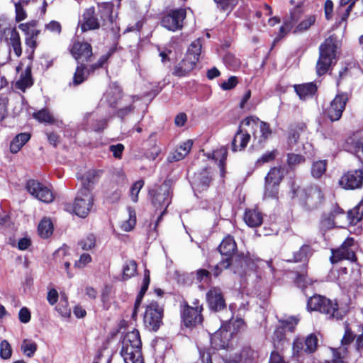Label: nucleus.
<instances>
[{"label":"nucleus","mask_w":363,"mask_h":363,"mask_svg":"<svg viewBox=\"0 0 363 363\" xmlns=\"http://www.w3.org/2000/svg\"><path fill=\"white\" fill-rule=\"evenodd\" d=\"M236 250L237 245L233 238L230 235L226 236L218 247L220 253L226 256V258L219 262L216 269H227L230 266H233L235 269V273L241 274L242 271L241 272L237 268L240 267L244 271L247 264L248 258L242 255L232 256Z\"/></svg>","instance_id":"obj_1"},{"label":"nucleus","mask_w":363,"mask_h":363,"mask_svg":"<svg viewBox=\"0 0 363 363\" xmlns=\"http://www.w3.org/2000/svg\"><path fill=\"white\" fill-rule=\"evenodd\" d=\"M142 342L139 331L127 333L122 340L121 354L125 363H144L141 352Z\"/></svg>","instance_id":"obj_2"},{"label":"nucleus","mask_w":363,"mask_h":363,"mask_svg":"<svg viewBox=\"0 0 363 363\" xmlns=\"http://www.w3.org/2000/svg\"><path fill=\"white\" fill-rule=\"evenodd\" d=\"M337 45V38L334 35L328 37L320 45L319 58L316 64V72L318 76L325 74L335 60Z\"/></svg>","instance_id":"obj_3"},{"label":"nucleus","mask_w":363,"mask_h":363,"mask_svg":"<svg viewBox=\"0 0 363 363\" xmlns=\"http://www.w3.org/2000/svg\"><path fill=\"white\" fill-rule=\"evenodd\" d=\"M307 307L311 311H315L325 314L329 319L338 320L344 316V313L339 309L336 301H332L320 295L311 296L308 300Z\"/></svg>","instance_id":"obj_4"},{"label":"nucleus","mask_w":363,"mask_h":363,"mask_svg":"<svg viewBox=\"0 0 363 363\" xmlns=\"http://www.w3.org/2000/svg\"><path fill=\"white\" fill-rule=\"evenodd\" d=\"M94 196L91 191L79 189L73 203H66L65 210L73 212L80 218H86L94 205Z\"/></svg>","instance_id":"obj_5"},{"label":"nucleus","mask_w":363,"mask_h":363,"mask_svg":"<svg viewBox=\"0 0 363 363\" xmlns=\"http://www.w3.org/2000/svg\"><path fill=\"white\" fill-rule=\"evenodd\" d=\"M242 125L250 128L252 132L253 141L262 146L272 133V129L269 123L261 121L256 116H248L241 121Z\"/></svg>","instance_id":"obj_6"},{"label":"nucleus","mask_w":363,"mask_h":363,"mask_svg":"<svg viewBox=\"0 0 363 363\" xmlns=\"http://www.w3.org/2000/svg\"><path fill=\"white\" fill-rule=\"evenodd\" d=\"M152 203L157 210H162L157 222L166 212V210L171 203V188L169 184L164 182L160 186L155 187L150 191Z\"/></svg>","instance_id":"obj_7"},{"label":"nucleus","mask_w":363,"mask_h":363,"mask_svg":"<svg viewBox=\"0 0 363 363\" xmlns=\"http://www.w3.org/2000/svg\"><path fill=\"white\" fill-rule=\"evenodd\" d=\"M164 308L156 301L150 302L145 307L143 322L149 330L157 331L162 325Z\"/></svg>","instance_id":"obj_8"},{"label":"nucleus","mask_w":363,"mask_h":363,"mask_svg":"<svg viewBox=\"0 0 363 363\" xmlns=\"http://www.w3.org/2000/svg\"><path fill=\"white\" fill-rule=\"evenodd\" d=\"M299 199L301 204L306 210L313 211L320 206L324 196L320 187L311 186L301 191Z\"/></svg>","instance_id":"obj_9"},{"label":"nucleus","mask_w":363,"mask_h":363,"mask_svg":"<svg viewBox=\"0 0 363 363\" xmlns=\"http://www.w3.org/2000/svg\"><path fill=\"white\" fill-rule=\"evenodd\" d=\"M349 97L347 93L337 94L330 104L324 108L325 116L332 122L339 121L345 109Z\"/></svg>","instance_id":"obj_10"},{"label":"nucleus","mask_w":363,"mask_h":363,"mask_svg":"<svg viewBox=\"0 0 363 363\" xmlns=\"http://www.w3.org/2000/svg\"><path fill=\"white\" fill-rule=\"evenodd\" d=\"M0 38L1 40L4 39L6 41L9 40L10 45L17 57L22 55L20 35L16 28L11 27L6 21L0 20Z\"/></svg>","instance_id":"obj_11"},{"label":"nucleus","mask_w":363,"mask_h":363,"mask_svg":"<svg viewBox=\"0 0 363 363\" xmlns=\"http://www.w3.org/2000/svg\"><path fill=\"white\" fill-rule=\"evenodd\" d=\"M186 16L185 9H172L163 16L161 20V25L170 31L174 32L181 30Z\"/></svg>","instance_id":"obj_12"},{"label":"nucleus","mask_w":363,"mask_h":363,"mask_svg":"<svg viewBox=\"0 0 363 363\" xmlns=\"http://www.w3.org/2000/svg\"><path fill=\"white\" fill-rule=\"evenodd\" d=\"M354 249V239L352 238H347L340 247L332 251V256L330 257L331 262L336 263L343 259L355 262L356 255Z\"/></svg>","instance_id":"obj_13"},{"label":"nucleus","mask_w":363,"mask_h":363,"mask_svg":"<svg viewBox=\"0 0 363 363\" xmlns=\"http://www.w3.org/2000/svg\"><path fill=\"white\" fill-rule=\"evenodd\" d=\"M26 188L33 197L42 202L50 203L54 200L52 191L37 180H28Z\"/></svg>","instance_id":"obj_14"},{"label":"nucleus","mask_w":363,"mask_h":363,"mask_svg":"<svg viewBox=\"0 0 363 363\" xmlns=\"http://www.w3.org/2000/svg\"><path fill=\"white\" fill-rule=\"evenodd\" d=\"M363 170L352 169L344 173L339 180V185L345 189L354 190L362 187Z\"/></svg>","instance_id":"obj_15"},{"label":"nucleus","mask_w":363,"mask_h":363,"mask_svg":"<svg viewBox=\"0 0 363 363\" xmlns=\"http://www.w3.org/2000/svg\"><path fill=\"white\" fill-rule=\"evenodd\" d=\"M233 332L229 330L227 325L223 324L220 328L211 335V343L216 349H226L231 345Z\"/></svg>","instance_id":"obj_16"},{"label":"nucleus","mask_w":363,"mask_h":363,"mask_svg":"<svg viewBox=\"0 0 363 363\" xmlns=\"http://www.w3.org/2000/svg\"><path fill=\"white\" fill-rule=\"evenodd\" d=\"M355 335L349 328H346L345 333L341 340V346L338 348H331L333 353V363H347L345 360L347 354V346L354 340Z\"/></svg>","instance_id":"obj_17"},{"label":"nucleus","mask_w":363,"mask_h":363,"mask_svg":"<svg viewBox=\"0 0 363 363\" xmlns=\"http://www.w3.org/2000/svg\"><path fill=\"white\" fill-rule=\"evenodd\" d=\"M101 26V23L95 14L94 7L86 9L82 14V18L80 21V28L82 32L91 30L98 29Z\"/></svg>","instance_id":"obj_18"},{"label":"nucleus","mask_w":363,"mask_h":363,"mask_svg":"<svg viewBox=\"0 0 363 363\" xmlns=\"http://www.w3.org/2000/svg\"><path fill=\"white\" fill-rule=\"evenodd\" d=\"M72 56L78 63L91 61L92 48L88 43L76 42L71 49Z\"/></svg>","instance_id":"obj_19"},{"label":"nucleus","mask_w":363,"mask_h":363,"mask_svg":"<svg viewBox=\"0 0 363 363\" xmlns=\"http://www.w3.org/2000/svg\"><path fill=\"white\" fill-rule=\"evenodd\" d=\"M201 307L186 306L182 313V320L184 325L187 328H192L202 322V315L201 314Z\"/></svg>","instance_id":"obj_20"},{"label":"nucleus","mask_w":363,"mask_h":363,"mask_svg":"<svg viewBox=\"0 0 363 363\" xmlns=\"http://www.w3.org/2000/svg\"><path fill=\"white\" fill-rule=\"evenodd\" d=\"M206 300L209 308L214 311L222 310L226 306L223 293L218 287H213L207 292Z\"/></svg>","instance_id":"obj_21"},{"label":"nucleus","mask_w":363,"mask_h":363,"mask_svg":"<svg viewBox=\"0 0 363 363\" xmlns=\"http://www.w3.org/2000/svg\"><path fill=\"white\" fill-rule=\"evenodd\" d=\"M211 181V175L207 169L195 173L192 180L191 186L194 191L202 192L208 189Z\"/></svg>","instance_id":"obj_22"},{"label":"nucleus","mask_w":363,"mask_h":363,"mask_svg":"<svg viewBox=\"0 0 363 363\" xmlns=\"http://www.w3.org/2000/svg\"><path fill=\"white\" fill-rule=\"evenodd\" d=\"M113 4L110 2H104L98 5L97 16H99L101 26L109 28L114 20L113 15Z\"/></svg>","instance_id":"obj_23"},{"label":"nucleus","mask_w":363,"mask_h":363,"mask_svg":"<svg viewBox=\"0 0 363 363\" xmlns=\"http://www.w3.org/2000/svg\"><path fill=\"white\" fill-rule=\"evenodd\" d=\"M244 125H240L239 130L235 135V137L232 141V150L234 152L242 150L247 145L250 139V135L249 133V130L244 131L242 129V127Z\"/></svg>","instance_id":"obj_24"},{"label":"nucleus","mask_w":363,"mask_h":363,"mask_svg":"<svg viewBox=\"0 0 363 363\" xmlns=\"http://www.w3.org/2000/svg\"><path fill=\"white\" fill-rule=\"evenodd\" d=\"M121 89L113 83L108 87L106 93L104 94L102 101L107 103L110 106H115L121 99Z\"/></svg>","instance_id":"obj_25"},{"label":"nucleus","mask_w":363,"mask_h":363,"mask_svg":"<svg viewBox=\"0 0 363 363\" xmlns=\"http://www.w3.org/2000/svg\"><path fill=\"white\" fill-rule=\"evenodd\" d=\"M102 173L101 170L91 169L85 173L81 178L82 187L92 192L94 185L96 183Z\"/></svg>","instance_id":"obj_26"},{"label":"nucleus","mask_w":363,"mask_h":363,"mask_svg":"<svg viewBox=\"0 0 363 363\" xmlns=\"http://www.w3.org/2000/svg\"><path fill=\"white\" fill-rule=\"evenodd\" d=\"M196 58H190L186 56L174 69V74L182 77L191 72L196 64Z\"/></svg>","instance_id":"obj_27"},{"label":"nucleus","mask_w":363,"mask_h":363,"mask_svg":"<svg viewBox=\"0 0 363 363\" xmlns=\"http://www.w3.org/2000/svg\"><path fill=\"white\" fill-rule=\"evenodd\" d=\"M193 145V141L188 140L179 145V147L168 157L169 162L179 161L184 159L190 152Z\"/></svg>","instance_id":"obj_28"},{"label":"nucleus","mask_w":363,"mask_h":363,"mask_svg":"<svg viewBox=\"0 0 363 363\" xmlns=\"http://www.w3.org/2000/svg\"><path fill=\"white\" fill-rule=\"evenodd\" d=\"M294 90L301 99L305 100L308 97H312L315 94L317 86L315 83L310 82L294 85Z\"/></svg>","instance_id":"obj_29"},{"label":"nucleus","mask_w":363,"mask_h":363,"mask_svg":"<svg viewBox=\"0 0 363 363\" xmlns=\"http://www.w3.org/2000/svg\"><path fill=\"white\" fill-rule=\"evenodd\" d=\"M33 79L31 76V67H27L23 72L21 73L20 79L16 82V88L25 91L28 87L33 85Z\"/></svg>","instance_id":"obj_30"},{"label":"nucleus","mask_w":363,"mask_h":363,"mask_svg":"<svg viewBox=\"0 0 363 363\" xmlns=\"http://www.w3.org/2000/svg\"><path fill=\"white\" fill-rule=\"evenodd\" d=\"M244 220L247 225L254 228L262 224V216L257 210L249 209L245 211Z\"/></svg>","instance_id":"obj_31"},{"label":"nucleus","mask_w":363,"mask_h":363,"mask_svg":"<svg viewBox=\"0 0 363 363\" xmlns=\"http://www.w3.org/2000/svg\"><path fill=\"white\" fill-rule=\"evenodd\" d=\"M306 128L303 123L292 125L290 128L289 135L287 138V145L289 149L293 150L294 145L297 143L300 137V132Z\"/></svg>","instance_id":"obj_32"},{"label":"nucleus","mask_w":363,"mask_h":363,"mask_svg":"<svg viewBox=\"0 0 363 363\" xmlns=\"http://www.w3.org/2000/svg\"><path fill=\"white\" fill-rule=\"evenodd\" d=\"M301 16V12L298 9H294L291 12L290 18L284 21V25L280 28L279 35L284 37L287 32H289L298 21Z\"/></svg>","instance_id":"obj_33"},{"label":"nucleus","mask_w":363,"mask_h":363,"mask_svg":"<svg viewBox=\"0 0 363 363\" xmlns=\"http://www.w3.org/2000/svg\"><path fill=\"white\" fill-rule=\"evenodd\" d=\"M312 255V250L308 245H303L300 249L294 253V262H303L302 268L306 269V262L308 258Z\"/></svg>","instance_id":"obj_34"},{"label":"nucleus","mask_w":363,"mask_h":363,"mask_svg":"<svg viewBox=\"0 0 363 363\" xmlns=\"http://www.w3.org/2000/svg\"><path fill=\"white\" fill-rule=\"evenodd\" d=\"M30 135L22 133L17 135L11 141L10 150L12 153H17L21 147L30 140Z\"/></svg>","instance_id":"obj_35"},{"label":"nucleus","mask_w":363,"mask_h":363,"mask_svg":"<svg viewBox=\"0 0 363 363\" xmlns=\"http://www.w3.org/2000/svg\"><path fill=\"white\" fill-rule=\"evenodd\" d=\"M38 231L41 238H49L53 232V225L51 220L47 218L42 219L38 225Z\"/></svg>","instance_id":"obj_36"},{"label":"nucleus","mask_w":363,"mask_h":363,"mask_svg":"<svg viewBox=\"0 0 363 363\" xmlns=\"http://www.w3.org/2000/svg\"><path fill=\"white\" fill-rule=\"evenodd\" d=\"M228 155V150L225 147H220L213 152V159L218 160L219 167L221 176L223 177L225 173V162Z\"/></svg>","instance_id":"obj_37"},{"label":"nucleus","mask_w":363,"mask_h":363,"mask_svg":"<svg viewBox=\"0 0 363 363\" xmlns=\"http://www.w3.org/2000/svg\"><path fill=\"white\" fill-rule=\"evenodd\" d=\"M201 41L199 38L193 41L187 50L186 56L190 58L195 57L196 61L198 62L201 52Z\"/></svg>","instance_id":"obj_38"},{"label":"nucleus","mask_w":363,"mask_h":363,"mask_svg":"<svg viewBox=\"0 0 363 363\" xmlns=\"http://www.w3.org/2000/svg\"><path fill=\"white\" fill-rule=\"evenodd\" d=\"M137 267L135 261H127L123 268V280H127L134 277L137 272Z\"/></svg>","instance_id":"obj_39"},{"label":"nucleus","mask_w":363,"mask_h":363,"mask_svg":"<svg viewBox=\"0 0 363 363\" xmlns=\"http://www.w3.org/2000/svg\"><path fill=\"white\" fill-rule=\"evenodd\" d=\"M326 160H318L314 162L311 167V175L315 179L320 178L326 171Z\"/></svg>","instance_id":"obj_40"},{"label":"nucleus","mask_w":363,"mask_h":363,"mask_svg":"<svg viewBox=\"0 0 363 363\" xmlns=\"http://www.w3.org/2000/svg\"><path fill=\"white\" fill-rule=\"evenodd\" d=\"M304 340V352L307 354L313 353L318 347V337L317 335L311 333L308 335Z\"/></svg>","instance_id":"obj_41"},{"label":"nucleus","mask_w":363,"mask_h":363,"mask_svg":"<svg viewBox=\"0 0 363 363\" xmlns=\"http://www.w3.org/2000/svg\"><path fill=\"white\" fill-rule=\"evenodd\" d=\"M87 74L88 71L86 66L81 63L80 65L77 67L73 77V84L76 86L82 84L86 79Z\"/></svg>","instance_id":"obj_42"},{"label":"nucleus","mask_w":363,"mask_h":363,"mask_svg":"<svg viewBox=\"0 0 363 363\" xmlns=\"http://www.w3.org/2000/svg\"><path fill=\"white\" fill-rule=\"evenodd\" d=\"M37 22L33 21L26 23H21L18 28L21 29L26 36H34L40 34V30L36 29Z\"/></svg>","instance_id":"obj_43"},{"label":"nucleus","mask_w":363,"mask_h":363,"mask_svg":"<svg viewBox=\"0 0 363 363\" xmlns=\"http://www.w3.org/2000/svg\"><path fill=\"white\" fill-rule=\"evenodd\" d=\"M283 177V173L280 168L273 167L265 177V182L279 184Z\"/></svg>","instance_id":"obj_44"},{"label":"nucleus","mask_w":363,"mask_h":363,"mask_svg":"<svg viewBox=\"0 0 363 363\" xmlns=\"http://www.w3.org/2000/svg\"><path fill=\"white\" fill-rule=\"evenodd\" d=\"M33 118L40 123H53L55 118L48 109H42L33 113Z\"/></svg>","instance_id":"obj_45"},{"label":"nucleus","mask_w":363,"mask_h":363,"mask_svg":"<svg viewBox=\"0 0 363 363\" xmlns=\"http://www.w3.org/2000/svg\"><path fill=\"white\" fill-rule=\"evenodd\" d=\"M351 223H356L363 218V199L352 210L348 212Z\"/></svg>","instance_id":"obj_46"},{"label":"nucleus","mask_w":363,"mask_h":363,"mask_svg":"<svg viewBox=\"0 0 363 363\" xmlns=\"http://www.w3.org/2000/svg\"><path fill=\"white\" fill-rule=\"evenodd\" d=\"M129 218L121 224V228L125 231L131 230L136 224V213L134 209L128 208Z\"/></svg>","instance_id":"obj_47"},{"label":"nucleus","mask_w":363,"mask_h":363,"mask_svg":"<svg viewBox=\"0 0 363 363\" xmlns=\"http://www.w3.org/2000/svg\"><path fill=\"white\" fill-rule=\"evenodd\" d=\"M315 16L310 15L306 18L296 27L294 33H301L307 30L315 22Z\"/></svg>","instance_id":"obj_48"},{"label":"nucleus","mask_w":363,"mask_h":363,"mask_svg":"<svg viewBox=\"0 0 363 363\" xmlns=\"http://www.w3.org/2000/svg\"><path fill=\"white\" fill-rule=\"evenodd\" d=\"M21 350L26 356L31 357L37 350V345L32 340H24L21 344Z\"/></svg>","instance_id":"obj_49"},{"label":"nucleus","mask_w":363,"mask_h":363,"mask_svg":"<svg viewBox=\"0 0 363 363\" xmlns=\"http://www.w3.org/2000/svg\"><path fill=\"white\" fill-rule=\"evenodd\" d=\"M336 225L335 221L331 216L328 214L323 215L320 221V230L323 232H325L328 230L332 229Z\"/></svg>","instance_id":"obj_50"},{"label":"nucleus","mask_w":363,"mask_h":363,"mask_svg":"<svg viewBox=\"0 0 363 363\" xmlns=\"http://www.w3.org/2000/svg\"><path fill=\"white\" fill-rule=\"evenodd\" d=\"M229 330L233 332V335L237 334L241 330H243L245 327L244 320L242 318H238L235 320H230L228 323H225Z\"/></svg>","instance_id":"obj_51"},{"label":"nucleus","mask_w":363,"mask_h":363,"mask_svg":"<svg viewBox=\"0 0 363 363\" xmlns=\"http://www.w3.org/2000/svg\"><path fill=\"white\" fill-rule=\"evenodd\" d=\"M278 186L279 184L265 182V189L264 197L265 199H277L278 198Z\"/></svg>","instance_id":"obj_52"},{"label":"nucleus","mask_w":363,"mask_h":363,"mask_svg":"<svg viewBox=\"0 0 363 363\" xmlns=\"http://www.w3.org/2000/svg\"><path fill=\"white\" fill-rule=\"evenodd\" d=\"M287 164L290 168H294L297 165L305 162V157L299 154L289 153L287 155Z\"/></svg>","instance_id":"obj_53"},{"label":"nucleus","mask_w":363,"mask_h":363,"mask_svg":"<svg viewBox=\"0 0 363 363\" xmlns=\"http://www.w3.org/2000/svg\"><path fill=\"white\" fill-rule=\"evenodd\" d=\"M305 269H303L300 272H297V275L296 278V283L298 286L303 289L306 287L308 284H311V281L308 278L306 274L304 271Z\"/></svg>","instance_id":"obj_54"},{"label":"nucleus","mask_w":363,"mask_h":363,"mask_svg":"<svg viewBox=\"0 0 363 363\" xmlns=\"http://www.w3.org/2000/svg\"><path fill=\"white\" fill-rule=\"evenodd\" d=\"M217 8L222 11L231 10L237 4V0H213Z\"/></svg>","instance_id":"obj_55"},{"label":"nucleus","mask_w":363,"mask_h":363,"mask_svg":"<svg viewBox=\"0 0 363 363\" xmlns=\"http://www.w3.org/2000/svg\"><path fill=\"white\" fill-rule=\"evenodd\" d=\"M11 353L12 350L8 341H1L0 344V357L4 359H7L11 357Z\"/></svg>","instance_id":"obj_56"},{"label":"nucleus","mask_w":363,"mask_h":363,"mask_svg":"<svg viewBox=\"0 0 363 363\" xmlns=\"http://www.w3.org/2000/svg\"><path fill=\"white\" fill-rule=\"evenodd\" d=\"M144 185L143 180H138L135 182L131 187L130 189V197L131 200L136 203L138 200V194L140 189L143 188Z\"/></svg>","instance_id":"obj_57"},{"label":"nucleus","mask_w":363,"mask_h":363,"mask_svg":"<svg viewBox=\"0 0 363 363\" xmlns=\"http://www.w3.org/2000/svg\"><path fill=\"white\" fill-rule=\"evenodd\" d=\"M96 238L94 235H89L79 242V245L84 250H89L95 246Z\"/></svg>","instance_id":"obj_58"},{"label":"nucleus","mask_w":363,"mask_h":363,"mask_svg":"<svg viewBox=\"0 0 363 363\" xmlns=\"http://www.w3.org/2000/svg\"><path fill=\"white\" fill-rule=\"evenodd\" d=\"M90 119L94 123H91V127L94 131L103 130L107 125V120L106 118L96 119L94 115L90 116Z\"/></svg>","instance_id":"obj_59"},{"label":"nucleus","mask_w":363,"mask_h":363,"mask_svg":"<svg viewBox=\"0 0 363 363\" xmlns=\"http://www.w3.org/2000/svg\"><path fill=\"white\" fill-rule=\"evenodd\" d=\"M38 36V35H30L26 37V45L27 47H28L26 52L30 54V57H32V55H33L35 49L37 46L36 38Z\"/></svg>","instance_id":"obj_60"},{"label":"nucleus","mask_w":363,"mask_h":363,"mask_svg":"<svg viewBox=\"0 0 363 363\" xmlns=\"http://www.w3.org/2000/svg\"><path fill=\"white\" fill-rule=\"evenodd\" d=\"M14 6H15V12H16V21L17 22H20V21L25 20L27 17V13L25 9L26 6L19 5L15 2H14Z\"/></svg>","instance_id":"obj_61"},{"label":"nucleus","mask_w":363,"mask_h":363,"mask_svg":"<svg viewBox=\"0 0 363 363\" xmlns=\"http://www.w3.org/2000/svg\"><path fill=\"white\" fill-rule=\"evenodd\" d=\"M277 155V150H273L272 151L267 152L264 154H263L259 160H257V163L264 164L272 161L275 159Z\"/></svg>","instance_id":"obj_62"},{"label":"nucleus","mask_w":363,"mask_h":363,"mask_svg":"<svg viewBox=\"0 0 363 363\" xmlns=\"http://www.w3.org/2000/svg\"><path fill=\"white\" fill-rule=\"evenodd\" d=\"M304 340L301 338H296L293 342L294 354L299 355L301 352H304Z\"/></svg>","instance_id":"obj_63"},{"label":"nucleus","mask_w":363,"mask_h":363,"mask_svg":"<svg viewBox=\"0 0 363 363\" xmlns=\"http://www.w3.org/2000/svg\"><path fill=\"white\" fill-rule=\"evenodd\" d=\"M91 261V257L89 254L84 253L80 256L78 261H76L74 266L78 268H82Z\"/></svg>","instance_id":"obj_64"}]
</instances>
